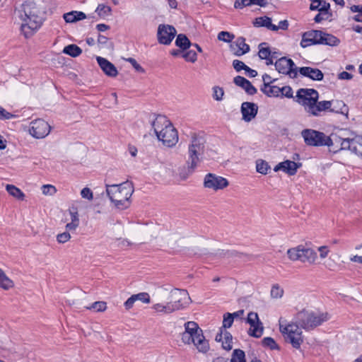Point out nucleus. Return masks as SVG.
Wrapping results in <instances>:
<instances>
[{
	"instance_id": "nucleus-10",
	"label": "nucleus",
	"mask_w": 362,
	"mask_h": 362,
	"mask_svg": "<svg viewBox=\"0 0 362 362\" xmlns=\"http://www.w3.org/2000/svg\"><path fill=\"white\" fill-rule=\"evenodd\" d=\"M245 321L250 325V328L247 331L248 334L255 338H259L263 334L264 327L257 313L250 312Z\"/></svg>"
},
{
	"instance_id": "nucleus-22",
	"label": "nucleus",
	"mask_w": 362,
	"mask_h": 362,
	"mask_svg": "<svg viewBox=\"0 0 362 362\" xmlns=\"http://www.w3.org/2000/svg\"><path fill=\"white\" fill-rule=\"evenodd\" d=\"M215 340L216 341L222 342V347L223 349L227 351L232 349L233 337L227 330H222V328H220V332L217 333Z\"/></svg>"
},
{
	"instance_id": "nucleus-44",
	"label": "nucleus",
	"mask_w": 362,
	"mask_h": 362,
	"mask_svg": "<svg viewBox=\"0 0 362 362\" xmlns=\"http://www.w3.org/2000/svg\"><path fill=\"white\" fill-rule=\"evenodd\" d=\"M153 308L156 312H160L164 313H171L173 312V306L169 305V303L168 302L165 305L161 304V303H156L153 305Z\"/></svg>"
},
{
	"instance_id": "nucleus-36",
	"label": "nucleus",
	"mask_w": 362,
	"mask_h": 362,
	"mask_svg": "<svg viewBox=\"0 0 362 362\" xmlns=\"http://www.w3.org/2000/svg\"><path fill=\"white\" fill-rule=\"evenodd\" d=\"M95 13L100 18H105L112 14V8L110 6L100 4L95 9Z\"/></svg>"
},
{
	"instance_id": "nucleus-1",
	"label": "nucleus",
	"mask_w": 362,
	"mask_h": 362,
	"mask_svg": "<svg viewBox=\"0 0 362 362\" xmlns=\"http://www.w3.org/2000/svg\"><path fill=\"white\" fill-rule=\"evenodd\" d=\"M19 18L22 21L21 31L25 38L33 36L41 27L43 18L36 4L33 1H27L22 4L18 11Z\"/></svg>"
},
{
	"instance_id": "nucleus-18",
	"label": "nucleus",
	"mask_w": 362,
	"mask_h": 362,
	"mask_svg": "<svg viewBox=\"0 0 362 362\" xmlns=\"http://www.w3.org/2000/svg\"><path fill=\"white\" fill-rule=\"evenodd\" d=\"M313 312L302 310L297 313L296 322L300 327L305 330L312 329Z\"/></svg>"
},
{
	"instance_id": "nucleus-8",
	"label": "nucleus",
	"mask_w": 362,
	"mask_h": 362,
	"mask_svg": "<svg viewBox=\"0 0 362 362\" xmlns=\"http://www.w3.org/2000/svg\"><path fill=\"white\" fill-rule=\"evenodd\" d=\"M276 70L279 73L288 75L291 78H296L299 68H298L291 59L286 57H281L275 63Z\"/></svg>"
},
{
	"instance_id": "nucleus-61",
	"label": "nucleus",
	"mask_w": 362,
	"mask_h": 362,
	"mask_svg": "<svg viewBox=\"0 0 362 362\" xmlns=\"http://www.w3.org/2000/svg\"><path fill=\"white\" fill-rule=\"evenodd\" d=\"M15 117V115L11 112H7L5 109L1 107L0 108V119H10Z\"/></svg>"
},
{
	"instance_id": "nucleus-42",
	"label": "nucleus",
	"mask_w": 362,
	"mask_h": 362,
	"mask_svg": "<svg viewBox=\"0 0 362 362\" xmlns=\"http://www.w3.org/2000/svg\"><path fill=\"white\" fill-rule=\"evenodd\" d=\"M301 254V245L296 247L288 249L287 255L288 258L292 261L300 260Z\"/></svg>"
},
{
	"instance_id": "nucleus-54",
	"label": "nucleus",
	"mask_w": 362,
	"mask_h": 362,
	"mask_svg": "<svg viewBox=\"0 0 362 362\" xmlns=\"http://www.w3.org/2000/svg\"><path fill=\"white\" fill-rule=\"evenodd\" d=\"M71 238V235L68 231L59 233L57 235V240L59 243H65Z\"/></svg>"
},
{
	"instance_id": "nucleus-12",
	"label": "nucleus",
	"mask_w": 362,
	"mask_h": 362,
	"mask_svg": "<svg viewBox=\"0 0 362 362\" xmlns=\"http://www.w3.org/2000/svg\"><path fill=\"white\" fill-rule=\"evenodd\" d=\"M50 125L42 119H37L31 122L30 134L36 139H42L50 132Z\"/></svg>"
},
{
	"instance_id": "nucleus-34",
	"label": "nucleus",
	"mask_w": 362,
	"mask_h": 362,
	"mask_svg": "<svg viewBox=\"0 0 362 362\" xmlns=\"http://www.w3.org/2000/svg\"><path fill=\"white\" fill-rule=\"evenodd\" d=\"M175 44L182 50H187L192 45L190 40L185 34L177 35Z\"/></svg>"
},
{
	"instance_id": "nucleus-43",
	"label": "nucleus",
	"mask_w": 362,
	"mask_h": 362,
	"mask_svg": "<svg viewBox=\"0 0 362 362\" xmlns=\"http://www.w3.org/2000/svg\"><path fill=\"white\" fill-rule=\"evenodd\" d=\"M13 286V282L8 279L4 272L0 269V287L4 289H8Z\"/></svg>"
},
{
	"instance_id": "nucleus-35",
	"label": "nucleus",
	"mask_w": 362,
	"mask_h": 362,
	"mask_svg": "<svg viewBox=\"0 0 362 362\" xmlns=\"http://www.w3.org/2000/svg\"><path fill=\"white\" fill-rule=\"evenodd\" d=\"M63 52L72 57H76L82 53V49L76 45L71 44L64 47Z\"/></svg>"
},
{
	"instance_id": "nucleus-41",
	"label": "nucleus",
	"mask_w": 362,
	"mask_h": 362,
	"mask_svg": "<svg viewBox=\"0 0 362 362\" xmlns=\"http://www.w3.org/2000/svg\"><path fill=\"white\" fill-rule=\"evenodd\" d=\"M230 362H246L245 352L240 349H234Z\"/></svg>"
},
{
	"instance_id": "nucleus-59",
	"label": "nucleus",
	"mask_w": 362,
	"mask_h": 362,
	"mask_svg": "<svg viewBox=\"0 0 362 362\" xmlns=\"http://www.w3.org/2000/svg\"><path fill=\"white\" fill-rule=\"evenodd\" d=\"M233 66L237 72H240L242 70H245L247 67V65H245L242 61L234 59L233 61Z\"/></svg>"
},
{
	"instance_id": "nucleus-52",
	"label": "nucleus",
	"mask_w": 362,
	"mask_h": 362,
	"mask_svg": "<svg viewBox=\"0 0 362 362\" xmlns=\"http://www.w3.org/2000/svg\"><path fill=\"white\" fill-rule=\"evenodd\" d=\"M281 92L280 94L281 96H284L288 98H293V89L289 86H286L282 88H280Z\"/></svg>"
},
{
	"instance_id": "nucleus-33",
	"label": "nucleus",
	"mask_w": 362,
	"mask_h": 362,
	"mask_svg": "<svg viewBox=\"0 0 362 362\" xmlns=\"http://www.w3.org/2000/svg\"><path fill=\"white\" fill-rule=\"evenodd\" d=\"M329 315L327 313H316L313 312L312 317V329L315 327L322 325L324 322L329 320Z\"/></svg>"
},
{
	"instance_id": "nucleus-6",
	"label": "nucleus",
	"mask_w": 362,
	"mask_h": 362,
	"mask_svg": "<svg viewBox=\"0 0 362 362\" xmlns=\"http://www.w3.org/2000/svg\"><path fill=\"white\" fill-rule=\"evenodd\" d=\"M301 136L307 146H325L328 145L326 141L327 135L322 132L312 129H305L301 132Z\"/></svg>"
},
{
	"instance_id": "nucleus-57",
	"label": "nucleus",
	"mask_w": 362,
	"mask_h": 362,
	"mask_svg": "<svg viewBox=\"0 0 362 362\" xmlns=\"http://www.w3.org/2000/svg\"><path fill=\"white\" fill-rule=\"evenodd\" d=\"M42 193L45 195H47V194L52 195L57 192L55 187L53 185H42Z\"/></svg>"
},
{
	"instance_id": "nucleus-11",
	"label": "nucleus",
	"mask_w": 362,
	"mask_h": 362,
	"mask_svg": "<svg viewBox=\"0 0 362 362\" xmlns=\"http://www.w3.org/2000/svg\"><path fill=\"white\" fill-rule=\"evenodd\" d=\"M176 33L177 31L173 25L160 24L157 32L158 41L161 45H168L174 39Z\"/></svg>"
},
{
	"instance_id": "nucleus-19",
	"label": "nucleus",
	"mask_w": 362,
	"mask_h": 362,
	"mask_svg": "<svg viewBox=\"0 0 362 362\" xmlns=\"http://www.w3.org/2000/svg\"><path fill=\"white\" fill-rule=\"evenodd\" d=\"M97 62L103 71L110 77H115L118 71L115 66L110 61L102 57H96Z\"/></svg>"
},
{
	"instance_id": "nucleus-55",
	"label": "nucleus",
	"mask_w": 362,
	"mask_h": 362,
	"mask_svg": "<svg viewBox=\"0 0 362 362\" xmlns=\"http://www.w3.org/2000/svg\"><path fill=\"white\" fill-rule=\"evenodd\" d=\"M341 150H349L351 152L353 146V139H344L341 143Z\"/></svg>"
},
{
	"instance_id": "nucleus-63",
	"label": "nucleus",
	"mask_w": 362,
	"mask_h": 362,
	"mask_svg": "<svg viewBox=\"0 0 362 362\" xmlns=\"http://www.w3.org/2000/svg\"><path fill=\"white\" fill-rule=\"evenodd\" d=\"M136 300L134 298V297L133 296V295L129 297L124 303V305L125 307V309L126 310H129L131 309L133 305H134V303H135Z\"/></svg>"
},
{
	"instance_id": "nucleus-30",
	"label": "nucleus",
	"mask_w": 362,
	"mask_h": 362,
	"mask_svg": "<svg viewBox=\"0 0 362 362\" xmlns=\"http://www.w3.org/2000/svg\"><path fill=\"white\" fill-rule=\"evenodd\" d=\"M300 261L302 262L314 263L317 256L315 250L301 245Z\"/></svg>"
},
{
	"instance_id": "nucleus-7",
	"label": "nucleus",
	"mask_w": 362,
	"mask_h": 362,
	"mask_svg": "<svg viewBox=\"0 0 362 362\" xmlns=\"http://www.w3.org/2000/svg\"><path fill=\"white\" fill-rule=\"evenodd\" d=\"M168 303L173 306V312L184 308L190 303L187 291L178 288L171 290Z\"/></svg>"
},
{
	"instance_id": "nucleus-21",
	"label": "nucleus",
	"mask_w": 362,
	"mask_h": 362,
	"mask_svg": "<svg viewBox=\"0 0 362 362\" xmlns=\"http://www.w3.org/2000/svg\"><path fill=\"white\" fill-rule=\"evenodd\" d=\"M233 83L243 89L250 95L257 93V89L251 83L250 81L241 76H237L233 78Z\"/></svg>"
},
{
	"instance_id": "nucleus-27",
	"label": "nucleus",
	"mask_w": 362,
	"mask_h": 362,
	"mask_svg": "<svg viewBox=\"0 0 362 362\" xmlns=\"http://www.w3.org/2000/svg\"><path fill=\"white\" fill-rule=\"evenodd\" d=\"M317 42L319 45L337 46L340 43V40L334 35L321 30V35Z\"/></svg>"
},
{
	"instance_id": "nucleus-15",
	"label": "nucleus",
	"mask_w": 362,
	"mask_h": 362,
	"mask_svg": "<svg viewBox=\"0 0 362 362\" xmlns=\"http://www.w3.org/2000/svg\"><path fill=\"white\" fill-rule=\"evenodd\" d=\"M240 111L243 115V119L245 122H249L257 115L258 106L254 103L244 102L241 105Z\"/></svg>"
},
{
	"instance_id": "nucleus-5",
	"label": "nucleus",
	"mask_w": 362,
	"mask_h": 362,
	"mask_svg": "<svg viewBox=\"0 0 362 362\" xmlns=\"http://www.w3.org/2000/svg\"><path fill=\"white\" fill-rule=\"evenodd\" d=\"M299 325L296 323H291L285 327L280 324V331L284 337L286 342L291 344L295 349H300V345L303 342V332L299 327Z\"/></svg>"
},
{
	"instance_id": "nucleus-40",
	"label": "nucleus",
	"mask_w": 362,
	"mask_h": 362,
	"mask_svg": "<svg viewBox=\"0 0 362 362\" xmlns=\"http://www.w3.org/2000/svg\"><path fill=\"white\" fill-rule=\"evenodd\" d=\"M351 152L362 156V137L356 136L353 138V146Z\"/></svg>"
},
{
	"instance_id": "nucleus-26",
	"label": "nucleus",
	"mask_w": 362,
	"mask_h": 362,
	"mask_svg": "<svg viewBox=\"0 0 362 362\" xmlns=\"http://www.w3.org/2000/svg\"><path fill=\"white\" fill-rule=\"evenodd\" d=\"M326 141H327L328 145H326L330 148V151H332L334 153H337L341 150V143L342 141V138L337 134H331V136L326 137Z\"/></svg>"
},
{
	"instance_id": "nucleus-2",
	"label": "nucleus",
	"mask_w": 362,
	"mask_h": 362,
	"mask_svg": "<svg viewBox=\"0 0 362 362\" xmlns=\"http://www.w3.org/2000/svg\"><path fill=\"white\" fill-rule=\"evenodd\" d=\"M295 100L301 105L305 111L310 116L320 117L330 105L329 101H318L319 93L314 88H300L295 97Z\"/></svg>"
},
{
	"instance_id": "nucleus-50",
	"label": "nucleus",
	"mask_w": 362,
	"mask_h": 362,
	"mask_svg": "<svg viewBox=\"0 0 362 362\" xmlns=\"http://www.w3.org/2000/svg\"><path fill=\"white\" fill-rule=\"evenodd\" d=\"M224 91L222 88L215 86L213 88V98L217 101H221L223 99Z\"/></svg>"
},
{
	"instance_id": "nucleus-23",
	"label": "nucleus",
	"mask_w": 362,
	"mask_h": 362,
	"mask_svg": "<svg viewBox=\"0 0 362 362\" xmlns=\"http://www.w3.org/2000/svg\"><path fill=\"white\" fill-rule=\"evenodd\" d=\"M330 105L325 110L329 111L330 112H334L337 114L341 115H348L349 108L348 106L342 101V100H329Z\"/></svg>"
},
{
	"instance_id": "nucleus-25",
	"label": "nucleus",
	"mask_w": 362,
	"mask_h": 362,
	"mask_svg": "<svg viewBox=\"0 0 362 362\" xmlns=\"http://www.w3.org/2000/svg\"><path fill=\"white\" fill-rule=\"evenodd\" d=\"M134 189L127 188V190H124V197L121 199H115L111 201L115 204V206L118 209H125L129 206V199L132 195Z\"/></svg>"
},
{
	"instance_id": "nucleus-4",
	"label": "nucleus",
	"mask_w": 362,
	"mask_h": 362,
	"mask_svg": "<svg viewBox=\"0 0 362 362\" xmlns=\"http://www.w3.org/2000/svg\"><path fill=\"white\" fill-rule=\"evenodd\" d=\"M204 151V144L202 139L194 134L188 146V157L186 160L188 174H192L200 162V156Z\"/></svg>"
},
{
	"instance_id": "nucleus-39",
	"label": "nucleus",
	"mask_w": 362,
	"mask_h": 362,
	"mask_svg": "<svg viewBox=\"0 0 362 362\" xmlns=\"http://www.w3.org/2000/svg\"><path fill=\"white\" fill-rule=\"evenodd\" d=\"M256 170L259 173L267 175L270 170V166L267 161L258 159L256 161Z\"/></svg>"
},
{
	"instance_id": "nucleus-49",
	"label": "nucleus",
	"mask_w": 362,
	"mask_h": 362,
	"mask_svg": "<svg viewBox=\"0 0 362 362\" xmlns=\"http://www.w3.org/2000/svg\"><path fill=\"white\" fill-rule=\"evenodd\" d=\"M284 294V290L278 285L275 284L271 289V296L274 298H281Z\"/></svg>"
},
{
	"instance_id": "nucleus-53",
	"label": "nucleus",
	"mask_w": 362,
	"mask_h": 362,
	"mask_svg": "<svg viewBox=\"0 0 362 362\" xmlns=\"http://www.w3.org/2000/svg\"><path fill=\"white\" fill-rule=\"evenodd\" d=\"M106 303L103 301H97L92 304L90 306V309H93L95 311L101 312L104 311L106 309Z\"/></svg>"
},
{
	"instance_id": "nucleus-56",
	"label": "nucleus",
	"mask_w": 362,
	"mask_h": 362,
	"mask_svg": "<svg viewBox=\"0 0 362 362\" xmlns=\"http://www.w3.org/2000/svg\"><path fill=\"white\" fill-rule=\"evenodd\" d=\"M320 1H322V4L319 7V11L322 14H329V16H332V13H329L330 4L324 0H320Z\"/></svg>"
},
{
	"instance_id": "nucleus-48",
	"label": "nucleus",
	"mask_w": 362,
	"mask_h": 362,
	"mask_svg": "<svg viewBox=\"0 0 362 362\" xmlns=\"http://www.w3.org/2000/svg\"><path fill=\"white\" fill-rule=\"evenodd\" d=\"M182 57H183L187 62H195L197 59V54L194 50H188L182 54Z\"/></svg>"
},
{
	"instance_id": "nucleus-45",
	"label": "nucleus",
	"mask_w": 362,
	"mask_h": 362,
	"mask_svg": "<svg viewBox=\"0 0 362 362\" xmlns=\"http://www.w3.org/2000/svg\"><path fill=\"white\" fill-rule=\"evenodd\" d=\"M266 42L260 43L259 45V57L261 59H267L271 55V50L269 47H264Z\"/></svg>"
},
{
	"instance_id": "nucleus-51",
	"label": "nucleus",
	"mask_w": 362,
	"mask_h": 362,
	"mask_svg": "<svg viewBox=\"0 0 362 362\" xmlns=\"http://www.w3.org/2000/svg\"><path fill=\"white\" fill-rule=\"evenodd\" d=\"M136 300H141L145 303H149L151 301L150 296L148 293L142 292L133 295Z\"/></svg>"
},
{
	"instance_id": "nucleus-60",
	"label": "nucleus",
	"mask_w": 362,
	"mask_h": 362,
	"mask_svg": "<svg viewBox=\"0 0 362 362\" xmlns=\"http://www.w3.org/2000/svg\"><path fill=\"white\" fill-rule=\"evenodd\" d=\"M127 61L129 62L138 72L144 73L145 71L144 69L137 63L135 59L129 57L127 59Z\"/></svg>"
},
{
	"instance_id": "nucleus-17",
	"label": "nucleus",
	"mask_w": 362,
	"mask_h": 362,
	"mask_svg": "<svg viewBox=\"0 0 362 362\" xmlns=\"http://www.w3.org/2000/svg\"><path fill=\"white\" fill-rule=\"evenodd\" d=\"M230 50L235 56L240 57L250 52V46L245 43V38L239 37L230 45Z\"/></svg>"
},
{
	"instance_id": "nucleus-37",
	"label": "nucleus",
	"mask_w": 362,
	"mask_h": 362,
	"mask_svg": "<svg viewBox=\"0 0 362 362\" xmlns=\"http://www.w3.org/2000/svg\"><path fill=\"white\" fill-rule=\"evenodd\" d=\"M6 188L10 195L19 200L23 199L25 194L19 188L13 185H7Z\"/></svg>"
},
{
	"instance_id": "nucleus-32",
	"label": "nucleus",
	"mask_w": 362,
	"mask_h": 362,
	"mask_svg": "<svg viewBox=\"0 0 362 362\" xmlns=\"http://www.w3.org/2000/svg\"><path fill=\"white\" fill-rule=\"evenodd\" d=\"M284 173H287L288 175H294L296 174L298 169L302 166V163L286 160L284 161Z\"/></svg>"
},
{
	"instance_id": "nucleus-29",
	"label": "nucleus",
	"mask_w": 362,
	"mask_h": 362,
	"mask_svg": "<svg viewBox=\"0 0 362 362\" xmlns=\"http://www.w3.org/2000/svg\"><path fill=\"white\" fill-rule=\"evenodd\" d=\"M267 4L266 0H235L234 2V8L237 9H242L247 6L252 5H257L261 7H264Z\"/></svg>"
},
{
	"instance_id": "nucleus-16",
	"label": "nucleus",
	"mask_w": 362,
	"mask_h": 362,
	"mask_svg": "<svg viewBox=\"0 0 362 362\" xmlns=\"http://www.w3.org/2000/svg\"><path fill=\"white\" fill-rule=\"evenodd\" d=\"M321 35V30H313L305 32L302 35V40L300 42V46L302 47H306L311 45H319L320 36Z\"/></svg>"
},
{
	"instance_id": "nucleus-64",
	"label": "nucleus",
	"mask_w": 362,
	"mask_h": 362,
	"mask_svg": "<svg viewBox=\"0 0 362 362\" xmlns=\"http://www.w3.org/2000/svg\"><path fill=\"white\" fill-rule=\"evenodd\" d=\"M353 78V75L347 71H342L338 75V78L341 80H350Z\"/></svg>"
},
{
	"instance_id": "nucleus-13",
	"label": "nucleus",
	"mask_w": 362,
	"mask_h": 362,
	"mask_svg": "<svg viewBox=\"0 0 362 362\" xmlns=\"http://www.w3.org/2000/svg\"><path fill=\"white\" fill-rule=\"evenodd\" d=\"M159 141H161L163 145L168 147H173L178 141V134L176 129L170 124L165 126L164 130L157 136Z\"/></svg>"
},
{
	"instance_id": "nucleus-14",
	"label": "nucleus",
	"mask_w": 362,
	"mask_h": 362,
	"mask_svg": "<svg viewBox=\"0 0 362 362\" xmlns=\"http://www.w3.org/2000/svg\"><path fill=\"white\" fill-rule=\"evenodd\" d=\"M228 185V181L226 178L213 173L206 175L204 180V186L206 188L212 189L215 191L222 189Z\"/></svg>"
},
{
	"instance_id": "nucleus-9",
	"label": "nucleus",
	"mask_w": 362,
	"mask_h": 362,
	"mask_svg": "<svg viewBox=\"0 0 362 362\" xmlns=\"http://www.w3.org/2000/svg\"><path fill=\"white\" fill-rule=\"evenodd\" d=\"M133 189V184L131 182L127 181L118 185H107L106 184L107 194L110 201L115 199H121L124 197V190H127V188Z\"/></svg>"
},
{
	"instance_id": "nucleus-38",
	"label": "nucleus",
	"mask_w": 362,
	"mask_h": 362,
	"mask_svg": "<svg viewBox=\"0 0 362 362\" xmlns=\"http://www.w3.org/2000/svg\"><path fill=\"white\" fill-rule=\"evenodd\" d=\"M262 345L270 350H280V346L276 344L275 340L270 337L263 338L262 340Z\"/></svg>"
},
{
	"instance_id": "nucleus-46",
	"label": "nucleus",
	"mask_w": 362,
	"mask_h": 362,
	"mask_svg": "<svg viewBox=\"0 0 362 362\" xmlns=\"http://www.w3.org/2000/svg\"><path fill=\"white\" fill-rule=\"evenodd\" d=\"M234 319L231 316L230 313H226L223 315V325L221 328H222V330H226L227 328H230L233 323Z\"/></svg>"
},
{
	"instance_id": "nucleus-3",
	"label": "nucleus",
	"mask_w": 362,
	"mask_h": 362,
	"mask_svg": "<svg viewBox=\"0 0 362 362\" xmlns=\"http://www.w3.org/2000/svg\"><path fill=\"white\" fill-rule=\"evenodd\" d=\"M185 331L182 334V340L185 344L193 343L199 351L206 353L209 349L208 341L205 339L202 329L195 322L189 321L185 324Z\"/></svg>"
},
{
	"instance_id": "nucleus-20",
	"label": "nucleus",
	"mask_w": 362,
	"mask_h": 362,
	"mask_svg": "<svg viewBox=\"0 0 362 362\" xmlns=\"http://www.w3.org/2000/svg\"><path fill=\"white\" fill-rule=\"evenodd\" d=\"M298 72L303 76L308 77L313 81H322L324 78L322 71L317 68L303 66L299 68Z\"/></svg>"
},
{
	"instance_id": "nucleus-47",
	"label": "nucleus",
	"mask_w": 362,
	"mask_h": 362,
	"mask_svg": "<svg viewBox=\"0 0 362 362\" xmlns=\"http://www.w3.org/2000/svg\"><path fill=\"white\" fill-rule=\"evenodd\" d=\"M234 38L235 35L228 31H221L218 34V40L225 42H230Z\"/></svg>"
},
{
	"instance_id": "nucleus-58",
	"label": "nucleus",
	"mask_w": 362,
	"mask_h": 362,
	"mask_svg": "<svg viewBox=\"0 0 362 362\" xmlns=\"http://www.w3.org/2000/svg\"><path fill=\"white\" fill-rule=\"evenodd\" d=\"M280 88L276 86H270L269 88L268 89V93L267 95L268 97H278L280 95Z\"/></svg>"
},
{
	"instance_id": "nucleus-31",
	"label": "nucleus",
	"mask_w": 362,
	"mask_h": 362,
	"mask_svg": "<svg viewBox=\"0 0 362 362\" xmlns=\"http://www.w3.org/2000/svg\"><path fill=\"white\" fill-rule=\"evenodd\" d=\"M63 18L66 23H72L86 18V15L82 11H72L64 13Z\"/></svg>"
},
{
	"instance_id": "nucleus-24",
	"label": "nucleus",
	"mask_w": 362,
	"mask_h": 362,
	"mask_svg": "<svg viewBox=\"0 0 362 362\" xmlns=\"http://www.w3.org/2000/svg\"><path fill=\"white\" fill-rule=\"evenodd\" d=\"M171 124L170 120L165 116L158 115L156 119L152 122V127L156 136L162 133L165 126H169Z\"/></svg>"
},
{
	"instance_id": "nucleus-28",
	"label": "nucleus",
	"mask_w": 362,
	"mask_h": 362,
	"mask_svg": "<svg viewBox=\"0 0 362 362\" xmlns=\"http://www.w3.org/2000/svg\"><path fill=\"white\" fill-rule=\"evenodd\" d=\"M253 25L255 27H265L272 31H277L276 25L272 24V18L268 16H261L256 18L253 21Z\"/></svg>"
},
{
	"instance_id": "nucleus-62",
	"label": "nucleus",
	"mask_w": 362,
	"mask_h": 362,
	"mask_svg": "<svg viewBox=\"0 0 362 362\" xmlns=\"http://www.w3.org/2000/svg\"><path fill=\"white\" fill-rule=\"evenodd\" d=\"M81 195L83 198L88 200H91L93 198L92 191L88 187H85L81 190Z\"/></svg>"
}]
</instances>
